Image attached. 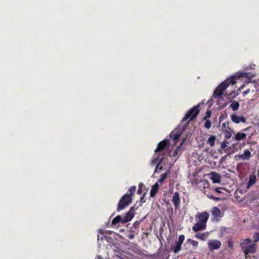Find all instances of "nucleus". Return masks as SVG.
Wrapping results in <instances>:
<instances>
[{"label": "nucleus", "mask_w": 259, "mask_h": 259, "mask_svg": "<svg viewBox=\"0 0 259 259\" xmlns=\"http://www.w3.org/2000/svg\"><path fill=\"white\" fill-rule=\"evenodd\" d=\"M248 73L246 72H240L237 74L231 76L230 78L225 80L224 82L220 83L215 89L213 97L217 98L219 100V98L223 95V92L231 84L234 85L236 83L237 80L241 77H248Z\"/></svg>", "instance_id": "obj_1"}, {"label": "nucleus", "mask_w": 259, "mask_h": 259, "mask_svg": "<svg viewBox=\"0 0 259 259\" xmlns=\"http://www.w3.org/2000/svg\"><path fill=\"white\" fill-rule=\"evenodd\" d=\"M169 145V141L167 139L163 140L158 143L151 161L153 165H156V168L158 167L159 164L166 156L165 150Z\"/></svg>", "instance_id": "obj_2"}, {"label": "nucleus", "mask_w": 259, "mask_h": 259, "mask_svg": "<svg viewBox=\"0 0 259 259\" xmlns=\"http://www.w3.org/2000/svg\"><path fill=\"white\" fill-rule=\"evenodd\" d=\"M199 105H198L191 108L184 117L183 121H186L188 119V121L190 122L195 119L199 112Z\"/></svg>", "instance_id": "obj_3"}, {"label": "nucleus", "mask_w": 259, "mask_h": 259, "mask_svg": "<svg viewBox=\"0 0 259 259\" xmlns=\"http://www.w3.org/2000/svg\"><path fill=\"white\" fill-rule=\"evenodd\" d=\"M132 199L133 198L131 196L127 194H124L118 202L117 208V211H120L124 209L132 202Z\"/></svg>", "instance_id": "obj_4"}, {"label": "nucleus", "mask_w": 259, "mask_h": 259, "mask_svg": "<svg viewBox=\"0 0 259 259\" xmlns=\"http://www.w3.org/2000/svg\"><path fill=\"white\" fill-rule=\"evenodd\" d=\"M209 214L206 211H204L201 213H198L196 215V219L198 221L197 222L202 224L206 225V222L209 218Z\"/></svg>", "instance_id": "obj_5"}, {"label": "nucleus", "mask_w": 259, "mask_h": 259, "mask_svg": "<svg viewBox=\"0 0 259 259\" xmlns=\"http://www.w3.org/2000/svg\"><path fill=\"white\" fill-rule=\"evenodd\" d=\"M251 154L249 150L246 149L244 151V153L239 154L235 155V159L238 160H247L250 159Z\"/></svg>", "instance_id": "obj_6"}, {"label": "nucleus", "mask_w": 259, "mask_h": 259, "mask_svg": "<svg viewBox=\"0 0 259 259\" xmlns=\"http://www.w3.org/2000/svg\"><path fill=\"white\" fill-rule=\"evenodd\" d=\"M221 242L218 240H211L208 242V246L210 250L218 249L221 246Z\"/></svg>", "instance_id": "obj_7"}, {"label": "nucleus", "mask_w": 259, "mask_h": 259, "mask_svg": "<svg viewBox=\"0 0 259 259\" xmlns=\"http://www.w3.org/2000/svg\"><path fill=\"white\" fill-rule=\"evenodd\" d=\"M245 254V257L247 258L249 254H254L256 252V245L255 244H252L249 245L246 248L243 250Z\"/></svg>", "instance_id": "obj_8"}, {"label": "nucleus", "mask_w": 259, "mask_h": 259, "mask_svg": "<svg viewBox=\"0 0 259 259\" xmlns=\"http://www.w3.org/2000/svg\"><path fill=\"white\" fill-rule=\"evenodd\" d=\"M232 121L235 123L240 122L245 123L246 121V118L242 116H238L235 113H233L231 116Z\"/></svg>", "instance_id": "obj_9"}, {"label": "nucleus", "mask_w": 259, "mask_h": 259, "mask_svg": "<svg viewBox=\"0 0 259 259\" xmlns=\"http://www.w3.org/2000/svg\"><path fill=\"white\" fill-rule=\"evenodd\" d=\"M172 198V201L175 208V209H178L180 207V198L179 193L178 192H175Z\"/></svg>", "instance_id": "obj_10"}, {"label": "nucleus", "mask_w": 259, "mask_h": 259, "mask_svg": "<svg viewBox=\"0 0 259 259\" xmlns=\"http://www.w3.org/2000/svg\"><path fill=\"white\" fill-rule=\"evenodd\" d=\"M210 176V179L212 181L213 183H220L221 182V176L215 172H211L209 174Z\"/></svg>", "instance_id": "obj_11"}, {"label": "nucleus", "mask_w": 259, "mask_h": 259, "mask_svg": "<svg viewBox=\"0 0 259 259\" xmlns=\"http://www.w3.org/2000/svg\"><path fill=\"white\" fill-rule=\"evenodd\" d=\"M125 219H126V215L124 216L122 218L121 215H118L112 220V224L116 225L119 223H120L121 224H124V223H127V222H124V220Z\"/></svg>", "instance_id": "obj_12"}, {"label": "nucleus", "mask_w": 259, "mask_h": 259, "mask_svg": "<svg viewBox=\"0 0 259 259\" xmlns=\"http://www.w3.org/2000/svg\"><path fill=\"white\" fill-rule=\"evenodd\" d=\"M135 210V206H132L130 208V210L125 214L126 219H125L124 222H129L134 217Z\"/></svg>", "instance_id": "obj_13"}, {"label": "nucleus", "mask_w": 259, "mask_h": 259, "mask_svg": "<svg viewBox=\"0 0 259 259\" xmlns=\"http://www.w3.org/2000/svg\"><path fill=\"white\" fill-rule=\"evenodd\" d=\"M206 225L202 224L197 222L192 227V230L194 232H198L201 230H204L206 229Z\"/></svg>", "instance_id": "obj_14"}, {"label": "nucleus", "mask_w": 259, "mask_h": 259, "mask_svg": "<svg viewBox=\"0 0 259 259\" xmlns=\"http://www.w3.org/2000/svg\"><path fill=\"white\" fill-rule=\"evenodd\" d=\"M169 136L170 138L174 141V143L175 144L178 142V141L181 137V133L179 131H177L176 132H172L170 133Z\"/></svg>", "instance_id": "obj_15"}, {"label": "nucleus", "mask_w": 259, "mask_h": 259, "mask_svg": "<svg viewBox=\"0 0 259 259\" xmlns=\"http://www.w3.org/2000/svg\"><path fill=\"white\" fill-rule=\"evenodd\" d=\"M159 185L158 183H155L151 187V190L150 192V196L151 197H154L156 195L159 190Z\"/></svg>", "instance_id": "obj_16"}, {"label": "nucleus", "mask_w": 259, "mask_h": 259, "mask_svg": "<svg viewBox=\"0 0 259 259\" xmlns=\"http://www.w3.org/2000/svg\"><path fill=\"white\" fill-rule=\"evenodd\" d=\"M211 213H212V215L215 218H221V217H222V216H223L222 215V212H221V210H220V209L216 206H214L212 208Z\"/></svg>", "instance_id": "obj_17"}, {"label": "nucleus", "mask_w": 259, "mask_h": 259, "mask_svg": "<svg viewBox=\"0 0 259 259\" xmlns=\"http://www.w3.org/2000/svg\"><path fill=\"white\" fill-rule=\"evenodd\" d=\"M247 134L242 132L237 133L236 135L233 137V139L236 141L243 140L246 139Z\"/></svg>", "instance_id": "obj_18"}, {"label": "nucleus", "mask_w": 259, "mask_h": 259, "mask_svg": "<svg viewBox=\"0 0 259 259\" xmlns=\"http://www.w3.org/2000/svg\"><path fill=\"white\" fill-rule=\"evenodd\" d=\"M208 235L209 233L208 232H205L202 233L197 234L195 235V237L202 241H205L208 238Z\"/></svg>", "instance_id": "obj_19"}, {"label": "nucleus", "mask_w": 259, "mask_h": 259, "mask_svg": "<svg viewBox=\"0 0 259 259\" xmlns=\"http://www.w3.org/2000/svg\"><path fill=\"white\" fill-rule=\"evenodd\" d=\"M251 239H245L242 240V241L240 243V246L241 247L242 251L244 249V248H246L249 245Z\"/></svg>", "instance_id": "obj_20"}, {"label": "nucleus", "mask_w": 259, "mask_h": 259, "mask_svg": "<svg viewBox=\"0 0 259 259\" xmlns=\"http://www.w3.org/2000/svg\"><path fill=\"white\" fill-rule=\"evenodd\" d=\"M256 181V178L255 175H251L249 177V181L247 183V188H250L252 185L254 184Z\"/></svg>", "instance_id": "obj_21"}, {"label": "nucleus", "mask_w": 259, "mask_h": 259, "mask_svg": "<svg viewBox=\"0 0 259 259\" xmlns=\"http://www.w3.org/2000/svg\"><path fill=\"white\" fill-rule=\"evenodd\" d=\"M182 243L177 241L176 244L174 246H172L174 252L175 253L179 252L182 249Z\"/></svg>", "instance_id": "obj_22"}, {"label": "nucleus", "mask_w": 259, "mask_h": 259, "mask_svg": "<svg viewBox=\"0 0 259 259\" xmlns=\"http://www.w3.org/2000/svg\"><path fill=\"white\" fill-rule=\"evenodd\" d=\"M215 140V136L211 135L207 141V144L209 145L210 146L213 147L214 145Z\"/></svg>", "instance_id": "obj_23"}, {"label": "nucleus", "mask_w": 259, "mask_h": 259, "mask_svg": "<svg viewBox=\"0 0 259 259\" xmlns=\"http://www.w3.org/2000/svg\"><path fill=\"white\" fill-rule=\"evenodd\" d=\"M168 174L169 171H167L164 174H161L160 176V178L158 180V182L160 183H163L164 181L167 178Z\"/></svg>", "instance_id": "obj_24"}, {"label": "nucleus", "mask_w": 259, "mask_h": 259, "mask_svg": "<svg viewBox=\"0 0 259 259\" xmlns=\"http://www.w3.org/2000/svg\"><path fill=\"white\" fill-rule=\"evenodd\" d=\"M136 187L135 186H132L130 187V188L128 189V192L125 194H127L132 198H133V196L134 195V193L136 192Z\"/></svg>", "instance_id": "obj_25"}, {"label": "nucleus", "mask_w": 259, "mask_h": 259, "mask_svg": "<svg viewBox=\"0 0 259 259\" xmlns=\"http://www.w3.org/2000/svg\"><path fill=\"white\" fill-rule=\"evenodd\" d=\"M182 145L183 143H181L180 144V145L177 147V148L176 149L172 155L170 154L171 152H168V154L170 156H175L176 155L178 154L179 152L181 150Z\"/></svg>", "instance_id": "obj_26"}, {"label": "nucleus", "mask_w": 259, "mask_h": 259, "mask_svg": "<svg viewBox=\"0 0 259 259\" xmlns=\"http://www.w3.org/2000/svg\"><path fill=\"white\" fill-rule=\"evenodd\" d=\"M230 107L233 111H236L239 109V103L237 101H235L230 104Z\"/></svg>", "instance_id": "obj_27"}, {"label": "nucleus", "mask_w": 259, "mask_h": 259, "mask_svg": "<svg viewBox=\"0 0 259 259\" xmlns=\"http://www.w3.org/2000/svg\"><path fill=\"white\" fill-rule=\"evenodd\" d=\"M141 221H136L133 225L132 228L137 230V231H139V225L140 224Z\"/></svg>", "instance_id": "obj_28"}, {"label": "nucleus", "mask_w": 259, "mask_h": 259, "mask_svg": "<svg viewBox=\"0 0 259 259\" xmlns=\"http://www.w3.org/2000/svg\"><path fill=\"white\" fill-rule=\"evenodd\" d=\"M144 185L143 183H140L139 185V188H138V193L139 194H142V193H144V192H143V189L144 188Z\"/></svg>", "instance_id": "obj_29"}, {"label": "nucleus", "mask_w": 259, "mask_h": 259, "mask_svg": "<svg viewBox=\"0 0 259 259\" xmlns=\"http://www.w3.org/2000/svg\"><path fill=\"white\" fill-rule=\"evenodd\" d=\"M253 238L254 242L259 241V232H255L253 234Z\"/></svg>", "instance_id": "obj_30"}, {"label": "nucleus", "mask_w": 259, "mask_h": 259, "mask_svg": "<svg viewBox=\"0 0 259 259\" xmlns=\"http://www.w3.org/2000/svg\"><path fill=\"white\" fill-rule=\"evenodd\" d=\"M188 241L190 242L191 244L194 247H197L198 245V242L191 239H189L187 240Z\"/></svg>", "instance_id": "obj_31"}, {"label": "nucleus", "mask_w": 259, "mask_h": 259, "mask_svg": "<svg viewBox=\"0 0 259 259\" xmlns=\"http://www.w3.org/2000/svg\"><path fill=\"white\" fill-rule=\"evenodd\" d=\"M211 125V121L209 120H207L206 121L205 124H204V127L206 128L209 129L210 128Z\"/></svg>", "instance_id": "obj_32"}, {"label": "nucleus", "mask_w": 259, "mask_h": 259, "mask_svg": "<svg viewBox=\"0 0 259 259\" xmlns=\"http://www.w3.org/2000/svg\"><path fill=\"white\" fill-rule=\"evenodd\" d=\"M184 240H185V236L184 235H181L179 237L178 242L183 244Z\"/></svg>", "instance_id": "obj_33"}, {"label": "nucleus", "mask_w": 259, "mask_h": 259, "mask_svg": "<svg viewBox=\"0 0 259 259\" xmlns=\"http://www.w3.org/2000/svg\"><path fill=\"white\" fill-rule=\"evenodd\" d=\"M254 87L256 89V91L259 92V81L253 82Z\"/></svg>", "instance_id": "obj_34"}, {"label": "nucleus", "mask_w": 259, "mask_h": 259, "mask_svg": "<svg viewBox=\"0 0 259 259\" xmlns=\"http://www.w3.org/2000/svg\"><path fill=\"white\" fill-rule=\"evenodd\" d=\"M228 245L230 248H233L234 246V243L231 239H229L228 241Z\"/></svg>", "instance_id": "obj_35"}, {"label": "nucleus", "mask_w": 259, "mask_h": 259, "mask_svg": "<svg viewBox=\"0 0 259 259\" xmlns=\"http://www.w3.org/2000/svg\"><path fill=\"white\" fill-rule=\"evenodd\" d=\"M146 192H144L143 193V196L140 198V202L141 203V204H142L143 203H144L145 202V200H144V197H145V195H146Z\"/></svg>", "instance_id": "obj_36"}, {"label": "nucleus", "mask_w": 259, "mask_h": 259, "mask_svg": "<svg viewBox=\"0 0 259 259\" xmlns=\"http://www.w3.org/2000/svg\"><path fill=\"white\" fill-rule=\"evenodd\" d=\"M211 115V112L210 110H208V111H207V112L206 113V116L204 118L205 119L207 117L209 118L210 117Z\"/></svg>", "instance_id": "obj_37"}, {"label": "nucleus", "mask_w": 259, "mask_h": 259, "mask_svg": "<svg viewBox=\"0 0 259 259\" xmlns=\"http://www.w3.org/2000/svg\"><path fill=\"white\" fill-rule=\"evenodd\" d=\"M232 136V134L230 132H227L225 135V138L227 139H229Z\"/></svg>", "instance_id": "obj_38"}, {"label": "nucleus", "mask_w": 259, "mask_h": 259, "mask_svg": "<svg viewBox=\"0 0 259 259\" xmlns=\"http://www.w3.org/2000/svg\"><path fill=\"white\" fill-rule=\"evenodd\" d=\"M221 189H224V188L222 187H217L214 189V191L218 193H222V192L221 191Z\"/></svg>", "instance_id": "obj_39"}, {"label": "nucleus", "mask_w": 259, "mask_h": 259, "mask_svg": "<svg viewBox=\"0 0 259 259\" xmlns=\"http://www.w3.org/2000/svg\"><path fill=\"white\" fill-rule=\"evenodd\" d=\"M129 232H130V233H131V234L133 233L134 234H135L137 235V234H138V233H139V231H134V230L132 228V229H131L130 230Z\"/></svg>", "instance_id": "obj_40"}, {"label": "nucleus", "mask_w": 259, "mask_h": 259, "mask_svg": "<svg viewBox=\"0 0 259 259\" xmlns=\"http://www.w3.org/2000/svg\"><path fill=\"white\" fill-rule=\"evenodd\" d=\"M135 234H134L133 233L131 234V233H130L129 235H128L127 236V237L128 238V239H133L135 238Z\"/></svg>", "instance_id": "obj_41"}, {"label": "nucleus", "mask_w": 259, "mask_h": 259, "mask_svg": "<svg viewBox=\"0 0 259 259\" xmlns=\"http://www.w3.org/2000/svg\"><path fill=\"white\" fill-rule=\"evenodd\" d=\"M227 147V143L226 142H223L221 144V148L223 149Z\"/></svg>", "instance_id": "obj_42"}, {"label": "nucleus", "mask_w": 259, "mask_h": 259, "mask_svg": "<svg viewBox=\"0 0 259 259\" xmlns=\"http://www.w3.org/2000/svg\"><path fill=\"white\" fill-rule=\"evenodd\" d=\"M250 130H253V127H250H250H248L247 128H245L243 129L242 130V131L246 132L247 131H249Z\"/></svg>", "instance_id": "obj_43"}, {"label": "nucleus", "mask_w": 259, "mask_h": 259, "mask_svg": "<svg viewBox=\"0 0 259 259\" xmlns=\"http://www.w3.org/2000/svg\"><path fill=\"white\" fill-rule=\"evenodd\" d=\"M250 92V89H248L247 90H246V91H245L243 93V95L244 96H246L248 93H249Z\"/></svg>", "instance_id": "obj_44"}, {"label": "nucleus", "mask_w": 259, "mask_h": 259, "mask_svg": "<svg viewBox=\"0 0 259 259\" xmlns=\"http://www.w3.org/2000/svg\"><path fill=\"white\" fill-rule=\"evenodd\" d=\"M209 198L212 199H213V200H218L220 199V198H217V197H214V196H213L212 195L209 196Z\"/></svg>", "instance_id": "obj_45"}, {"label": "nucleus", "mask_w": 259, "mask_h": 259, "mask_svg": "<svg viewBox=\"0 0 259 259\" xmlns=\"http://www.w3.org/2000/svg\"><path fill=\"white\" fill-rule=\"evenodd\" d=\"M228 124L229 122H224V123H223V124H222L223 128H225L226 130V124Z\"/></svg>", "instance_id": "obj_46"}, {"label": "nucleus", "mask_w": 259, "mask_h": 259, "mask_svg": "<svg viewBox=\"0 0 259 259\" xmlns=\"http://www.w3.org/2000/svg\"><path fill=\"white\" fill-rule=\"evenodd\" d=\"M253 132L252 131V133L250 134V136H249V138H250L251 136H252L253 135Z\"/></svg>", "instance_id": "obj_47"}, {"label": "nucleus", "mask_w": 259, "mask_h": 259, "mask_svg": "<svg viewBox=\"0 0 259 259\" xmlns=\"http://www.w3.org/2000/svg\"><path fill=\"white\" fill-rule=\"evenodd\" d=\"M223 116H221L220 117L219 120H220V121H221L222 120H223Z\"/></svg>", "instance_id": "obj_48"}, {"label": "nucleus", "mask_w": 259, "mask_h": 259, "mask_svg": "<svg viewBox=\"0 0 259 259\" xmlns=\"http://www.w3.org/2000/svg\"><path fill=\"white\" fill-rule=\"evenodd\" d=\"M244 85H241L240 88H239V90H240L241 89H242Z\"/></svg>", "instance_id": "obj_49"}, {"label": "nucleus", "mask_w": 259, "mask_h": 259, "mask_svg": "<svg viewBox=\"0 0 259 259\" xmlns=\"http://www.w3.org/2000/svg\"><path fill=\"white\" fill-rule=\"evenodd\" d=\"M245 145V143H244V142H243V143H242V146H244Z\"/></svg>", "instance_id": "obj_50"}, {"label": "nucleus", "mask_w": 259, "mask_h": 259, "mask_svg": "<svg viewBox=\"0 0 259 259\" xmlns=\"http://www.w3.org/2000/svg\"><path fill=\"white\" fill-rule=\"evenodd\" d=\"M232 95V93H230V94H229V95H230V96H231Z\"/></svg>", "instance_id": "obj_51"}]
</instances>
